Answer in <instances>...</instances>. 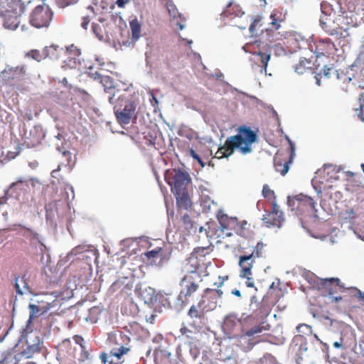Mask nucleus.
I'll list each match as a JSON object with an SVG mask.
<instances>
[{"mask_svg": "<svg viewBox=\"0 0 364 364\" xmlns=\"http://www.w3.org/2000/svg\"><path fill=\"white\" fill-rule=\"evenodd\" d=\"M108 101L113 106L115 117L120 124H128L132 119H136V109L139 104L137 96L129 94L126 90H116L108 96Z\"/></svg>", "mask_w": 364, "mask_h": 364, "instance_id": "1", "label": "nucleus"}, {"mask_svg": "<svg viewBox=\"0 0 364 364\" xmlns=\"http://www.w3.org/2000/svg\"><path fill=\"white\" fill-rule=\"evenodd\" d=\"M257 139V134L250 128L241 127L239 133L228 137L225 144L216 152L218 158H228L232 154L234 149H239L242 154L252 152V144Z\"/></svg>", "mask_w": 364, "mask_h": 364, "instance_id": "2", "label": "nucleus"}, {"mask_svg": "<svg viewBox=\"0 0 364 364\" xmlns=\"http://www.w3.org/2000/svg\"><path fill=\"white\" fill-rule=\"evenodd\" d=\"M97 250L92 245H80L76 246L66 255L64 257L60 258L58 265L62 267L71 264L76 259L85 261L87 264L90 265L92 260L97 259Z\"/></svg>", "mask_w": 364, "mask_h": 364, "instance_id": "3", "label": "nucleus"}, {"mask_svg": "<svg viewBox=\"0 0 364 364\" xmlns=\"http://www.w3.org/2000/svg\"><path fill=\"white\" fill-rule=\"evenodd\" d=\"M191 177L186 171L173 170V183L171 191L176 196L178 204H183L187 206L188 200L186 193V187L191 182Z\"/></svg>", "mask_w": 364, "mask_h": 364, "instance_id": "4", "label": "nucleus"}, {"mask_svg": "<svg viewBox=\"0 0 364 364\" xmlns=\"http://www.w3.org/2000/svg\"><path fill=\"white\" fill-rule=\"evenodd\" d=\"M53 18V12L48 6H38L30 16L31 24L38 28L48 27Z\"/></svg>", "mask_w": 364, "mask_h": 364, "instance_id": "5", "label": "nucleus"}, {"mask_svg": "<svg viewBox=\"0 0 364 364\" xmlns=\"http://www.w3.org/2000/svg\"><path fill=\"white\" fill-rule=\"evenodd\" d=\"M6 10L3 15H0L4 18V26L6 28L15 30L20 24L19 16L22 12L19 0H17L16 4H9Z\"/></svg>", "mask_w": 364, "mask_h": 364, "instance_id": "6", "label": "nucleus"}, {"mask_svg": "<svg viewBox=\"0 0 364 364\" xmlns=\"http://www.w3.org/2000/svg\"><path fill=\"white\" fill-rule=\"evenodd\" d=\"M201 282L200 274L196 271H191L187 274L181 282V290L180 297L191 296L198 288V284Z\"/></svg>", "mask_w": 364, "mask_h": 364, "instance_id": "7", "label": "nucleus"}, {"mask_svg": "<svg viewBox=\"0 0 364 364\" xmlns=\"http://www.w3.org/2000/svg\"><path fill=\"white\" fill-rule=\"evenodd\" d=\"M72 53H73L75 55H80L81 54L80 49L73 45L66 48V49L55 45L45 48V53L46 58L52 60H59L63 58L66 54H71Z\"/></svg>", "mask_w": 364, "mask_h": 364, "instance_id": "8", "label": "nucleus"}, {"mask_svg": "<svg viewBox=\"0 0 364 364\" xmlns=\"http://www.w3.org/2000/svg\"><path fill=\"white\" fill-rule=\"evenodd\" d=\"M291 348L295 352L296 363L300 364V360L307 356L308 347L306 338L301 335L295 336L291 341Z\"/></svg>", "mask_w": 364, "mask_h": 364, "instance_id": "9", "label": "nucleus"}, {"mask_svg": "<svg viewBox=\"0 0 364 364\" xmlns=\"http://www.w3.org/2000/svg\"><path fill=\"white\" fill-rule=\"evenodd\" d=\"M27 343L28 346L20 354L14 357L16 360V363L14 364H16L21 357L31 358L35 353L41 351L43 342L39 336H36L32 343H30L29 341H27Z\"/></svg>", "mask_w": 364, "mask_h": 364, "instance_id": "10", "label": "nucleus"}, {"mask_svg": "<svg viewBox=\"0 0 364 364\" xmlns=\"http://www.w3.org/2000/svg\"><path fill=\"white\" fill-rule=\"evenodd\" d=\"M262 220L267 228L277 227L279 229L282 225L284 218L282 213L279 212L274 205L273 210L267 215H264Z\"/></svg>", "mask_w": 364, "mask_h": 364, "instance_id": "11", "label": "nucleus"}, {"mask_svg": "<svg viewBox=\"0 0 364 364\" xmlns=\"http://www.w3.org/2000/svg\"><path fill=\"white\" fill-rule=\"evenodd\" d=\"M88 74L93 80H97L101 83L105 92L109 94V96H111L114 91L119 90V89H115L113 81L110 77L103 76L97 72L90 71Z\"/></svg>", "mask_w": 364, "mask_h": 364, "instance_id": "12", "label": "nucleus"}, {"mask_svg": "<svg viewBox=\"0 0 364 364\" xmlns=\"http://www.w3.org/2000/svg\"><path fill=\"white\" fill-rule=\"evenodd\" d=\"M254 253L249 255H243L240 257L239 265L241 267L240 277L242 278L248 277L252 275L251 269L253 266Z\"/></svg>", "mask_w": 364, "mask_h": 364, "instance_id": "13", "label": "nucleus"}, {"mask_svg": "<svg viewBox=\"0 0 364 364\" xmlns=\"http://www.w3.org/2000/svg\"><path fill=\"white\" fill-rule=\"evenodd\" d=\"M259 58V61L261 63L260 73L267 74V65L272 56V46L268 45L267 48L259 49L253 53Z\"/></svg>", "mask_w": 364, "mask_h": 364, "instance_id": "14", "label": "nucleus"}, {"mask_svg": "<svg viewBox=\"0 0 364 364\" xmlns=\"http://www.w3.org/2000/svg\"><path fill=\"white\" fill-rule=\"evenodd\" d=\"M166 7L168 10V12L171 17L173 21H176V25L178 27V28L181 31L185 28V25L183 24L184 18L182 17L181 14L178 12L176 6L174 5L172 0H166Z\"/></svg>", "mask_w": 364, "mask_h": 364, "instance_id": "15", "label": "nucleus"}, {"mask_svg": "<svg viewBox=\"0 0 364 364\" xmlns=\"http://www.w3.org/2000/svg\"><path fill=\"white\" fill-rule=\"evenodd\" d=\"M45 135L42 126L36 125L28 132H26L25 138L30 140L31 144L34 146L36 144H38L45 137Z\"/></svg>", "mask_w": 364, "mask_h": 364, "instance_id": "16", "label": "nucleus"}, {"mask_svg": "<svg viewBox=\"0 0 364 364\" xmlns=\"http://www.w3.org/2000/svg\"><path fill=\"white\" fill-rule=\"evenodd\" d=\"M99 10L97 4H95V8L92 5L86 8V13L81 18L80 26L82 28L88 29L90 22L97 14Z\"/></svg>", "mask_w": 364, "mask_h": 364, "instance_id": "17", "label": "nucleus"}, {"mask_svg": "<svg viewBox=\"0 0 364 364\" xmlns=\"http://www.w3.org/2000/svg\"><path fill=\"white\" fill-rule=\"evenodd\" d=\"M19 181H21V182H19L21 183V185H18L16 187H14L13 189L11 190L16 193L15 198L17 200H21V198H20V192L21 191H23V192L26 191L29 188L30 186H35V183L37 182V181H35L33 178L24 179L22 178H18L16 182H18Z\"/></svg>", "mask_w": 364, "mask_h": 364, "instance_id": "18", "label": "nucleus"}, {"mask_svg": "<svg viewBox=\"0 0 364 364\" xmlns=\"http://www.w3.org/2000/svg\"><path fill=\"white\" fill-rule=\"evenodd\" d=\"M14 287L16 289V292L18 295H25L31 294V291L29 288V286L27 283V279L26 275H23L21 277H15V284Z\"/></svg>", "mask_w": 364, "mask_h": 364, "instance_id": "19", "label": "nucleus"}, {"mask_svg": "<svg viewBox=\"0 0 364 364\" xmlns=\"http://www.w3.org/2000/svg\"><path fill=\"white\" fill-rule=\"evenodd\" d=\"M288 141H289V143L290 145V149H291V154H290L289 160L288 161H285L284 164H282V162L275 161V164H274L276 171L277 172H279L282 176H284L289 171V164L290 163H291L292 159L295 156V149L294 147V144L289 139H288Z\"/></svg>", "mask_w": 364, "mask_h": 364, "instance_id": "20", "label": "nucleus"}, {"mask_svg": "<svg viewBox=\"0 0 364 364\" xmlns=\"http://www.w3.org/2000/svg\"><path fill=\"white\" fill-rule=\"evenodd\" d=\"M223 294V292L221 289H210L208 288L205 289V296L208 298H210L215 301H212L210 304L206 306L208 309L207 310H213L215 309L217 306V303L218 299H220L222 296Z\"/></svg>", "mask_w": 364, "mask_h": 364, "instance_id": "21", "label": "nucleus"}, {"mask_svg": "<svg viewBox=\"0 0 364 364\" xmlns=\"http://www.w3.org/2000/svg\"><path fill=\"white\" fill-rule=\"evenodd\" d=\"M237 345L244 350L249 351L257 343L256 341H254V338H251L250 336L247 335V332H245L243 334L240 336L237 340Z\"/></svg>", "mask_w": 364, "mask_h": 364, "instance_id": "22", "label": "nucleus"}, {"mask_svg": "<svg viewBox=\"0 0 364 364\" xmlns=\"http://www.w3.org/2000/svg\"><path fill=\"white\" fill-rule=\"evenodd\" d=\"M154 360L156 363L158 361L165 362L168 361L171 362L170 357L171 353L168 351L165 347L162 346H159L155 348L154 349Z\"/></svg>", "mask_w": 364, "mask_h": 364, "instance_id": "23", "label": "nucleus"}, {"mask_svg": "<svg viewBox=\"0 0 364 364\" xmlns=\"http://www.w3.org/2000/svg\"><path fill=\"white\" fill-rule=\"evenodd\" d=\"M269 328L270 325L265 321H262L259 324L252 326L251 328L246 331L245 332H247V336H250V337H252L255 339V338L259 336V335L263 331H269Z\"/></svg>", "mask_w": 364, "mask_h": 364, "instance_id": "24", "label": "nucleus"}, {"mask_svg": "<svg viewBox=\"0 0 364 364\" xmlns=\"http://www.w3.org/2000/svg\"><path fill=\"white\" fill-rule=\"evenodd\" d=\"M26 67L24 65L20 67H7L4 70V73L9 78L20 79L26 73Z\"/></svg>", "mask_w": 364, "mask_h": 364, "instance_id": "25", "label": "nucleus"}, {"mask_svg": "<svg viewBox=\"0 0 364 364\" xmlns=\"http://www.w3.org/2000/svg\"><path fill=\"white\" fill-rule=\"evenodd\" d=\"M240 323V319L236 314L227 315L223 321V328L228 331H233Z\"/></svg>", "mask_w": 364, "mask_h": 364, "instance_id": "26", "label": "nucleus"}, {"mask_svg": "<svg viewBox=\"0 0 364 364\" xmlns=\"http://www.w3.org/2000/svg\"><path fill=\"white\" fill-rule=\"evenodd\" d=\"M141 295L146 304H153L156 301V294L154 289L146 287L141 291Z\"/></svg>", "mask_w": 364, "mask_h": 364, "instance_id": "27", "label": "nucleus"}, {"mask_svg": "<svg viewBox=\"0 0 364 364\" xmlns=\"http://www.w3.org/2000/svg\"><path fill=\"white\" fill-rule=\"evenodd\" d=\"M129 26L132 31V39L134 41L139 40L141 37V23L136 18H134L129 22Z\"/></svg>", "mask_w": 364, "mask_h": 364, "instance_id": "28", "label": "nucleus"}, {"mask_svg": "<svg viewBox=\"0 0 364 364\" xmlns=\"http://www.w3.org/2000/svg\"><path fill=\"white\" fill-rule=\"evenodd\" d=\"M80 55H75L73 53L66 54L63 58H66L63 60V63L65 65L63 67H68L70 68H73L76 66L77 63L79 62V59L77 57Z\"/></svg>", "mask_w": 364, "mask_h": 364, "instance_id": "29", "label": "nucleus"}, {"mask_svg": "<svg viewBox=\"0 0 364 364\" xmlns=\"http://www.w3.org/2000/svg\"><path fill=\"white\" fill-rule=\"evenodd\" d=\"M91 31L100 41L105 39V29L99 23H92L91 26Z\"/></svg>", "mask_w": 364, "mask_h": 364, "instance_id": "30", "label": "nucleus"}, {"mask_svg": "<svg viewBox=\"0 0 364 364\" xmlns=\"http://www.w3.org/2000/svg\"><path fill=\"white\" fill-rule=\"evenodd\" d=\"M26 56L31 58L33 60L40 62L42 60L46 58V55L45 53V48L42 51H39L38 50H32L30 52L26 53Z\"/></svg>", "mask_w": 364, "mask_h": 364, "instance_id": "31", "label": "nucleus"}, {"mask_svg": "<svg viewBox=\"0 0 364 364\" xmlns=\"http://www.w3.org/2000/svg\"><path fill=\"white\" fill-rule=\"evenodd\" d=\"M128 351V348L120 346L117 349H112L108 355V357H109V358H115L117 360H119L122 355L127 353Z\"/></svg>", "mask_w": 364, "mask_h": 364, "instance_id": "32", "label": "nucleus"}, {"mask_svg": "<svg viewBox=\"0 0 364 364\" xmlns=\"http://www.w3.org/2000/svg\"><path fill=\"white\" fill-rule=\"evenodd\" d=\"M19 182H21V181H19L18 182L12 183L9 186V188L4 191V196L0 197V205H5L7 203L9 198L11 197V195L9 194L10 191L11 189H13L14 187H16V186L21 185V183Z\"/></svg>", "mask_w": 364, "mask_h": 364, "instance_id": "33", "label": "nucleus"}, {"mask_svg": "<svg viewBox=\"0 0 364 364\" xmlns=\"http://www.w3.org/2000/svg\"><path fill=\"white\" fill-rule=\"evenodd\" d=\"M28 309L30 310V315H29V318L28 319V321L26 322L27 328H28L29 325L32 323L33 318L37 316V315L40 312L39 307L37 305L33 304H30L28 305Z\"/></svg>", "mask_w": 364, "mask_h": 364, "instance_id": "34", "label": "nucleus"}, {"mask_svg": "<svg viewBox=\"0 0 364 364\" xmlns=\"http://www.w3.org/2000/svg\"><path fill=\"white\" fill-rule=\"evenodd\" d=\"M294 199H296L298 201L304 202L306 205H309L311 208H313L316 212V209L315 208L316 203L311 198L308 197L304 195H302V194H300V195L296 196L294 197Z\"/></svg>", "mask_w": 364, "mask_h": 364, "instance_id": "35", "label": "nucleus"}, {"mask_svg": "<svg viewBox=\"0 0 364 364\" xmlns=\"http://www.w3.org/2000/svg\"><path fill=\"white\" fill-rule=\"evenodd\" d=\"M359 107L355 109L356 114L360 119L364 122V94L360 95Z\"/></svg>", "mask_w": 364, "mask_h": 364, "instance_id": "36", "label": "nucleus"}, {"mask_svg": "<svg viewBox=\"0 0 364 364\" xmlns=\"http://www.w3.org/2000/svg\"><path fill=\"white\" fill-rule=\"evenodd\" d=\"M309 63L310 62L306 59H301L299 63L296 65L294 67L295 72L298 74H303L306 70V65Z\"/></svg>", "mask_w": 364, "mask_h": 364, "instance_id": "37", "label": "nucleus"}, {"mask_svg": "<svg viewBox=\"0 0 364 364\" xmlns=\"http://www.w3.org/2000/svg\"><path fill=\"white\" fill-rule=\"evenodd\" d=\"M260 364H280L271 354H266L260 359Z\"/></svg>", "mask_w": 364, "mask_h": 364, "instance_id": "38", "label": "nucleus"}, {"mask_svg": "<svg viewBox=\"0 0 364 364\" xmlns=\"http://www.w3.org/2000/svg\"><path fill=\"white\" fill-rule=\"evenodd\" d=\"M100 358L103 364H121V362H119V360H117V362L114 361L115 358H109L108 357V354L103 353L100 355Z\"/></svg>", "mask_w": 364, "mask_h": 364, "instance_id": "39", "label": "nucleus"}, {"mask_svg": "<svg viewBox=\"0 0 364 364\" xmlns=\"http://www.w3.org/2000/svg\"><path fill=\"white\" fill-rule=\"evenodd\" d=\"M81 354L80 355L79 360L82 362L90 361V353L89 350L86 348V346H82L80 348Z\"/></svg>", "mask_w": 364, "mask_h": 364, "instance_id": "40", "label": "nucleus"}, {"mask_svg": "<svg viewBox=\"0 0 364 364\" xmlns=\"http://www.w3.org/2000/svg\"><path fill=\"white\" fill-rule=\"evenodd\" d=\"M161 252V248L156 247L152 250L147 251L146 252H145L144 255L148 259L157 258L159 257H161V255H160Z\"/></svg>", "mask_w": 364, "mask_h": 364, "instance_id": "41", "label": "nucleus"}, {"mask_svg": "<svg viewBox=\"0 0 364 364\" xmlns=\"http://www.w3.org/2000/svg\"><path fill=\"white\" fill-rule=\"evenodd\" d=\"M55 4L60 8H65L72 4H75L78 0H55Z\"/></svg>", "mask_w": 364, "mask_h": 364, "instance_id": "42", "label": "nucleus"}, {"mask_svg": "<svg viewBox=\"0 0 364 364\" xmlns=\"http://www.w3.org/2000/svg\"><path fill=\"white\" fill-rule=\"evenodd\" d=\"M17 0H0V15H3L6 11V8L9 4H16Z\"/></svg>", "mask_w": 364, "mask_h": 364, "instance_id": "43", "label": "nucleus"}, {"mask_svg": "<svg viewBox=\"0 0 364 364\" xmlns=\"http://www.w3.org/2000/svg\"><path fill=\"white\" fill-rule=\"evenodd\" d=\"M274 191H272L268 185H264L262 188V196L264 198H270L272 196H273Z\"/></svg>", "mask_w": 364, "mask_h": 364, "instance_id": "44", "label": "nucleus"}, {"mask_svg": "<svg viewBox=\"0 0 364 364\" xmlns=\"http://www.w3.org/2000/svg\"><path fill=\"white\" fill-rule=\"evenodd\" d=\"M260 20H261V18L258 16V17L255 18L254 19L253 22L251 23L249 30H250V33L252 36L255 34V28L257 26V24L259 23Z\"/></svg>", "mask_w": 364, "mask_h": 364, "instance_id": "45", "label": "nucleus"}, {"mask_svg": "<svg viewBox=\"0 0 364 364\" xmlns=\"http://www.w3.org/2000/svg\"><path fill=\"white\" fill-rule=\"evenodd\" d=\"M354 212L353 209H349L346 211L345 213H343V218L348 220L349 223H351L354 218Z\"/></svg>", "mask_w": 364, "mask_h": 364, "instance_id": "46", "label": "nucleus"}, {"mask_svg": "<svg viewBox=\"0 0 364 364\" xmlns=\"http://www.w3.org/2000/svg\"><path fill=\"white\" fill-rule=\"evenodd\" d=\"M188 315L191 317V318H198L200 317V314L198 313V311L197 309V308L194 306H192L189 311H188Z\"/></svg>", "mask_w": 364, "mask_h": 364, "instance_id": "47", "label": "nucleus"}, {"mask_svg": "<svg viewBox=\"0 0 364 364\" xmlns=\"http://www.w3.org/2000/svg\"><path fill=\"white\" fill-rule=\"evenodd\" d=\"M190 156H192L194 159L197 160L198 162L203 167L205 166V164L201 160L200 157L198 156V154L193 150H190Z\"/></svg>", "mask_w": 364, "mask_h": 364, "instance_id": "48", "label": "nucleus"}, {"mask_svg": "<svg viewBox=\"0 0 364 364\" xmlns=\"http://www.w3.org/2000/svg\"><path fill=\"white\" fill-rule=\"evenodd\" d=\"M150 96H151V98H150V102L152 104V105L154 107H155L156 105H157L159 104V101L158 100L156 99V96L154 95L153 92L151 90H150L149 92Z\"/></svg>", "mask_w": 364, "mask_h": 364, "instance_id": "49", "label": "nucleus"}, {"mask_svg": "<svg viewBox=\"0 0 364 364\" xmlns=\"http://www.w3.org/2000/svg\"><path fill=\"white\" fill-rule=\"evenodd\" d=\"M262 247H263L262 243L258 242L257 245V250L254 251L252 252V253H254L253 257H259L260 256V251L262 249Z\"/></svg>", "mask_w": 364, "mask_h": 364, "instance_id": "50", "label": "nucleus"}, {"mask_svg": "<svg viewBox=\"0 0 364 364\" xmlns=\"http://www.w3.org/2000/svg\"><path fill=\"white\" fill-rule=\"evenodd\" d=\"M75 343L80 346V348L85 346L84 339L80 336H75L74 338Z\"/></svg>", "mask_w": 364, "mask_h": 364, "instance_id": "51", "label": "nucleus"}, {"mask_svg": "<svg viewBox=\"0 0 364 364\" xmlns=\"http://www.w3.org/2000/svg\"><path fill=\"white\" fill-rule=\"evenodd\" d=\"M228 277H218V279H219V282H215V285H217L218 288H220L221 287L223 286V284H224V282L228 279Z\"/></svg>", "mask_w": 364, "mask_h": 364, "instance_id": "52", "label": "nucleus"}, {"mask_svg": "<svg viewBox=\"0 0 364 364\" xmlns=\"http://www.w3.org/2000/svg\"><path fill=\"white\" fill-rule=\"evenodd\" d=\"M270 18H272L271 24L274 26L276 29H278L280 26L277 23V19L275 18V14H272L270 16Z\"/></svg>", "mask_w": 364, "mask_h": 364, "instance_id": "53", "label": "nucleus"}, {"mask_svg": "<svg viewBox=\"0 0 364 364\" xmlns=\"http://www.w3.org/2000/svg\"><path fill=\"white\" fill-rule=\"evenodd\" d=\"M131 0H117L116 4L118 7L124 8L125 4H128Z\"/></svg>", "mask_w": 364, "mask_h": 364, "instance_id": "54", "label": "nucleus"}, {"mask_svg": "<svg viewBox=\"0 0 364 364\" xmlns=\"http://www.w3.org/2000/svg\"><path fill=\"white\" fill-rule=\"evenodd\" d=\"M325 284L326 283H333L336 282L338 286H340V279L338 278H330V279H326L324 280Z\"/></svg>", "mask_w": 364, "mask_h": 364, "instance_id": "55", "label": "nucleus"}, {"mask_svg": "<svg viewBox=\"0 0 364 364\" xmlns=\"http://www.w3.org/2000/svg\"><path fill=\"white\" fill-rule=\"evenodd\" d=\"M181 333L183 335H186V336L188 337V338L191 337V336L190 334H191L192 332L190 330H188L187 328H186V327L181 328Z\"/></svg>", "mask_w": 364, "mask_h": 364, "instance_id": "56", "label": "nucleus"}, {"mask_svg": "<svg viewBox=\"0 0 364 364\" xmlns=\"http://www.w3.org/2000/svg\"><path fill=\"white\" fill-rule=\"evenodd\" d=\"M332 70H333V68H326V67H325V68H323V75H324L326 77L328 78V77H330V75H331V71Z\"/></svg>", "mask_w": 364, "mask_h": 364, "instance_id": "57", "label": "nucleus"}, {"mask_svg": "<svg viewBox=\"0 0 364 364\" xmlns=\"http://www.w3.org/2000/svg\"><path fill=\"white\" fill-rule=\"evenodd\" d=\"M60 171V166H58V168L53 170L51 172V177L53 178H56L58 180V173Z\"/></svg>", "mask_w": 364, "mask_h": 364, "instance_id": "58", "label": "nucleus"}, {"mask_svg": "<svg viewBox=\"0 0 364 364\" xmlns=\"http://www.w3.org/2000/svg\"><path fill=\"white\" fill-rule=\"evenodd\" d=\"M343 341V338H341L340 341L334 342L333 343V347L336 348H341L342 347Z\"/></svg>", "mask_w": 364, "mask_h": 364, "instance_id": "59", "label": "nucleus"}, {"mask_svg": "<svg viewBox=\"0 0 364 364\" xmlns=\"http://www.w3.org/2000/svg\"><path fill=\"white\" fill-rule=\"evenodd\" d=\"M245 279H247L246 285L248 287H254V282L252 281V279L250 277H245Z\"/></svg>", "mask_w": 364, "mask_h": 364, "instance_id": "60", "label": "nucleus"}, {"mask_svg": "<svg viewBox=\"0 0 364 364\" xmlns=\"http://www.w3.org/2000/svg\"><path fill=\"white\" fill-rule=\"evenodd\" d=\"M309 328V326L308 325H306V324H300L297 327H296V330L299 331V332H302L303 331L301 330V328Z\"/></svg>", "mask_w": 364, "mask_h": 364, "instance_id": "61", "label": "nucleus"}, {"mask_svg": "<svg viewBox=\"0 0 364 364\" xmlns=\"http://www.w3.org/2000/svg\"><path fill=\"white\" fill-rule=\"evenodd\" d=\"M27 203H28V197H26V196H25V197L23 198V201H21V202L20 203V205H19V208H20V209H22V208H23V204Z\"/></svg>", "mask_w": 364, "mask_h": 364, "instance_id": "62", "label": "nucleus"}, {"mask_svg": "<svg viewBox=\"0 0 364 364\" xmlns=\"http://www.w3.org/2000/svg\"><path fill=\"white\" fill-rule=\"evenodd\" d=\"M12 215L17 218H21L19 210L17 208L13 210Z\"/></svg>", "mask_w": 364, "mask_h": 364, "instance_id": "63", "label": "nucleus"}, {"mask_svg": "<svg viewBox=\"0 0 364 364\" xmlns=\"http://www.w3.org/2000/svg\"><path fill=\"white\" fill-rule=\"evenodd\" d=\"M231 294H232V295H235V296H238V297H240V296H241L240 291V290H238V289H233V290L232 291Z\"/></svg>", "mask_w": 364, "mask_h": 364, "instance_id": "64", "label": "nucleus"}]
</instances>
